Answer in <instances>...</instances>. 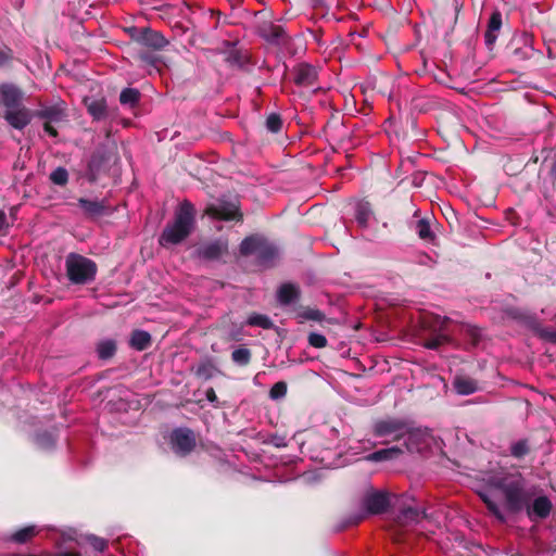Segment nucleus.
<instances>
[{"label":"nucleus","mask_w":556,"mask_h":556,"mask_svg":"<svg viewBox=\"0 0 556 556\" xmlns=\"http://www.w3.org/2000/svg\"><path fill=\"white\" fill-rule=\"evenodd\" d=\"M452 340L445 333H438L432 338L426 339L424 341V346L429 350H438L443 344L450 343Z\"/></svg>","instance_id":"58836bf2"},{"label":"nucleus","mask_w":556,"mask_h":556,"mask_svg":"<svg viewBox=\"0 0 556 556\" xmlns=\"http://www.w3.org/2000/svg\"><path fill=\"white\" fill-rule=\"evenodd\" d=\"M415 231L420 240L428 244H437V236L428 218L419 219L415 225Z\"/></svg>","instance_id":"393cba45"},{"label":"nucleus","mask_w":556,"mask_h":556,"mask_svg":"<svg viewBox=\"0 0 556 556\" xmlns=\"http://www.w3.org/2000/svg\"><path fill=\"white\" fill-rule=\"evenodd\" d=\"M65 270L73 285H87L96 279L98 267L92 260L72 252L65 258Z\"/></svg>","instance_id":"39448f33"},{"label":"nucleus","mask_w":556,"mask_h":556,"mask_svg":"<svg viewBox=\"0 0 556 556\" xmlns=\"http://www.w3.org/2000/svg\"><path fill=\"white\" fill-rule=\"evenodd\" d=\"M278 301L282 305H289L300 298V290L292 283H283L278 290Z\"/></svg>","instance_id":"bb28decb"},{"label":"nucleus","mask_w":556,"mask_h":556,"mask_svg":"<svg viewBox=\"0 0 556 556\" xmlns=\"http://www.w3.org/2000/svg\"><path fill=\"white\" fill-rule=\"evenodd\" d=\"M529 453L530 446L527 439L519 440L510 446V455L517 459L523 458Z\"/></svg>","instance_id":"4c0bfd02"},{"label":"nucleus","mask_w":556,"mask_h":556,"mask_svg":"<svg viewBox=\"0 0 556 556\" xmlns=\"http://www.w3.org/2000/svg\"><path fill=\"white\" fill-rule=\"evenodd\" d=\"M262 37L275 45L286 43L287 35L282 26L276 24H265L261 28Z\"/></svg>","instance_id":"5701e85b"},{"label":"nucleus","mask_w":556,"mask_h":556,"mask_svg":"<svg viewBox=\"0 0 556 556\" xmlns=\"http://www.w3.org/2000/svg\"><path fill=\"white\" fill-rule=\"evenodd\" d=\"M509 556H523V554H521V553H515V554H511V555H509Z\"/></svg>","instance_id":"e2e57ef3"},{"label":"nucleus","mask_w":556,"mask_h":556,"mask_svg":"<svg viewBox=\"0 0 556 556\" xmlns=\"http://www.w3.org/2000/svg\"><path fill=\"white\" fill-rule=\"evenodd\" d=\"M78 206L83 210L84 215L89 219H97L109 213V205L104 200L79 198Z\"/></svg>","instance_id":"dca6fc26"},{"label":"nucleus","mask_w":556,"mask_h":556,"mask_svg":"<svg viewBox=\"0 0 556 556\" xmlns=\"http://www.w3.org/2000/svg\"><path fill=\"white\" fill-rule=\"evenodd\" d=\"M225 61L231 67H243L248 63V55L239 49H231L227 52Z\"/></svg>","instance_id":"473e14b6"},{"label":"nucleus","mask_w":556,"mask_h":556,"mask_svg":"<svg viewBox=\"0 0 556 556\" xmlns=\"http://www.w3.org/2000/svg\"><path fill=\"white\" fill-rule=\"evenodd\" d=\"M117 156L114 148L98 147L88 164L87 179L89 182H96L102 173H105L110 166L115 163Z\"/></svg>","instance_id":"423d86ee"},{"label":"nucleus","mask_w":556,"mask_h":556,"mask_svg":"<svg viewBox=\"0 0 556 556\" xmlns=\"http://www.w3.org/2000/svg\"><path fill=\"white\" fill-rule=\"evenodd\" d=\"M464 336L469 340L471 346H477L481 339V331L478 327L466 325L463 328Z\"/></svg>","instance_id":"37998d69"},{"label":"nucleus","mask_w":556,"mask_h":556,"mask_svg":"<svg viewBox=\"0 0 556 556\" xmlns=\"http://www.w3.org/2000/svg\"><path fill=\"white\" fill-rule=\"evenodd\" d=\"M403 454V448L399 445H394L387 448H381L372 452L371 454L366 456V459L369 462H387L397 459Z\"/></svg>","instance_id":"b1692460"},{"label":"nucleus","mask_w":556,"mask_h":556,"mask_svg":"<svg viewBox=\"0 0 556 556\" xmlns=\"http://www.w3.org/2000/svg\"><path fill=\"white\" fill-rule=\"evenodd\" d=\"M553 182H556V152L551 157V166L548 172Z\"/></svg>","instance_id":"5fc2aeb1"},{"label":"nucleus","mask_w":556,"mask_h":556,"mask_svg":"<svg viewBox=\"0 0 556 556\" xmlns=\"http://www.w3.org/2000/svg\"><path fill=\"white\" fill-rule=\"evenodd\" d=\"M168 43V40L161 31L154 30L151 27H143L141 47H146L152 51H162Z\"/></svg>","instance_id":"a211bd4d"},{"label":"nucleus","mask_w":556,"mask_h":556,"mask_svg":"<svg viewBox=\"0 0 556 556\" xmlns=\"http://www.w3.org/2000/svg\"><path fill=\"white\" fill-rule=\"evenodd\" d=\"M135 58L142 65L150 66L153 68H157L159 63L161 62V58L156 55L153 51L140 50L137 52Z\"/></svg>","instance_id":"c9c22d12"},{"label":"nucleus","mask_w":556,"mask_h":556,"mask_svg":"<svg viewBox=\"0 0 556 556\" xmlns=\"http://www.w3.org/2000/svg\"><path fill=\"white\" fill-rule=\"evenodd\" d=\"M64 103H58L54 105L42 106L41 109L34 112V116L45 122H53L54 124L60 123L66 117Z\"/></svg>","instance_id":"6ab92c4d"},{"label":"nucleus","mask_w":556,"mask_h":556,"mask_svg":"<svg viewBox=\"0 0 556 556\" xmlns=\"http://www.w3.org/2000/svg\"><path fill=\"white\" fill-rule=\"evenodd\" d=\"M425 518H427V513L425 509L406 506L399 511L395 521L400 527H406L418 523L421 519Z\"/></svg>","instance_id":"aec40b11"},{"label":"nucleus","mask_w":556,"mask_h":556,"mask_svg":"<svg viewBox=\"0 0 556 556\" xmlns=\"http://www.w3.org/2000/svg\"><path fill=\"white\" fill-rule=\"evenodd\" d=\"M293 81L299 87H314L318 79V72L315 66L308 63H300L292 70Z\"/></svg>","instance_id":"2eb2a0df"},{"label":"nucleus","mask_w":556,"mask_h":556,"mask_svg":"<svg viewBox=\"0 0 556 556\" xmlns=\"http://www.w3.org/2000/svg\"><path fill=\"white\" fill-rule=\"evenodd\" d=\"M448 320H450V319H448L447 317H444L443 323H442V325H441V328H442V329L444 328L445 323H447Z\"/></svg>","instance_id":"680f3d73"},{"label":"nucleus","mask_w":556,"mask_h":556,"mask_svg":"<svg viewBox=\"0 0 556 556\" xmlns=\"http://www.w3.org/2000/svg\"><path fill=\"white\" fill-rule=\"evenodd\" d=\"M372 432L379 438L394 434L393 440H404L403 445L408 452H414L417 448L414 445L417 433L410 431L404 420L397 418L379 419L374 424Z\"/></svg>","instance_id":"20e7f679"},{"label":"nucleus","mask_w":556,"mask_h":556,"mask_svg":"<svg viewBox=\"0 0 556 556\" xmlns=\"http://www.w3.org/2000/svg\"><path fill=\"white\" fill-rule=\"evenodd\" d=\"M3 119L14 129L23 130L34 117V112L24 104L14 109L4 110Z\"/></svg>","instance_id":"ddd939ff"},{"label":"nucleus","mask_w":556,"mask_h":556,"mask_svg":"<svg viewBox=\"0 0 556 556\" xmlns=\"http://www.w3.org/2000/svg\"><path fill=\"white\" fill-rule=\"evenodd\" d=\"M89 544L93 547V549L98 552H104L108 548V541L103 538L97 535L88 536Z\"/></svg>","instance_id":"de8ad7c7"},{"label":"nucleus","mask_w":556,"mask_h":556,"mask_svg":"<svg viewBox=\"0 0 556 556\" xmlns=\"http://www.w3.org/2000/svg\"><path fill=\"white\" fill-rule=\"evenodd\" d=\"M288 384L285 381L276 382L269 390V397L274 401L281 400L287 395Z\"/></svg>","instance_id":"c03bdc74"},{"label":"nucleus","mask_w":556,"mask_h":556,"mask_svg":"<svg viewBox=\"0 0 556 556\" xmlns=\"http://www.w3.org/2000/svg\"><path fill=\"white\" fill-rule=\"evenodd\" d=\"M362 507L366 515H381L390 507V497L387 492L370 490L362 498Z\"/></svg>","instance_id":"9d476101"},{"label":"nucleus","mask_w":556,"mask_h":556,"mask_svg":"<svg viewBox=\"0 0 556 556\" xmlns=\"http://www.w3.org/2000/svg\"><path fill=\"white\" fill-rule=\"evenodd\" d=\"M50 180L56 186H65L68 181V172L66 168L59 166L50 174Z\"/></svg>","instance_id":"79ce46f5"},{"label":"nucleus","mask_w":556,"mask_h":556,"mask_svg":"<svg viewBox=\"0 0 556 556\" xmlns=\"http://www.w3.org/2000/svg\"><path fill=\"white\" fill-rule=\"evenodd\" d=\"M540 339L556 344V330L543 328Z\"/></svg>","instance_id":"3c124183"},{"label":"nucleus","mask_w":556,"mask_h":556,"mask_svg":"<svg viewBox=\"0 0 556 556\" xmlns=\"http://www.w3.org/2000/svg\"><path fill=\"white\" fill-rule=\"evenodd\" d=\"M126 31L128 33L130 39L138 43L139 46L141 45V37L143 35V27H129L126 29Z\"/></svg>","instance_id":"8fccbe9b"},{"label":"nucleus","mask_w":556,"mask_h":556,"mask_svg":"<svg viewBox=\"0 0 556 556\" xmlns=\"http://www.w3.org/2000/svg\"><path fill=\"white\" fill-rule=\"evenodd\" d=\"M364 518H365V514L359 515V516L355 519L354 523H355V525L359 523L362 520H364Z\"/></svg>","instance_id":"052dcab7"},{"label":"nucleus","mask_w":556,"mask_h":556,"mask_svg":"<svg viewBox=\"0 0 556 556\" xmlns=\"http://www.w3.org/2000/svg\"><path fill=\"white\" fill-rule=\"evenodd\" d=\"M245 324L248 326L261 327L263 329H273L275 327V324L267 315L260 313L250 314Z\"/></svg>","instance_id":"72a5a7b5"},{"label":"nucleus","mask_w":556,"mask_h":556,"mask_svg":"<svg viewBox=\"0 0 556 556\" xmlns=\"http://www.w3.org/2000/svg\"><path fill=\"white\" fill-rule=\"evenodd\" d=\"M191 371L198 379L205 381L212 379L216 374L219 372L213 359L208 357L203 358L198 364L192 365Z\"/></svg>","instance_id":"4be33fe9"},{"label":"nucleus","mask_w":556,"mask_h":556,"mask_svg":"<svg viewBox=\"0 0 556 556\" xmlns=\"http://www.w3.org/2000/svg\"><path fill=\"white\" fill-rule=\"evenodd\" d=\"M38 530L36 526H27L12 533L10 536V541L17 544H25L28 541H30L34 536H36Z\"/></svg>","instance_id":"7c9ffc66"},{"label":"nucleus","mask_w":556,"mask_h":556,"mask_svg":"<svg viewBox=\"0 0 556 556\" xmlns=\"http://www.w3.org/2000/svg\"><path fill=\"white\" fill-rule=\"evenodd\" d=\"M54 556H81L78 552H62Z\"/></svg>","instance_id":"bf43d9fd"},{"label":"nucleus","mask_w":556,"mask_h":556,"mask_svg":"<svg viewBox=\"0 0 556 556\" xmlns=\"http://www.w3.org/2000/svg\"><path fill=\"white\" fill-rule=\"evenodd\" d=\"M453 386L458 394L469 395L478 390V382L466 376H459L454 379Z\"/></svg>","instance_id":"cd10ccee"},{"label":"nucleus","mask_w":556,"mask_h":556,"mask_svg":"<svg viewBox=\"0 0 556 556\" xmlns=\"http://www.w3.org/2000/svg\"><path fill=\"white\" fill-rule=\"evenodd\" d=\"M170 445L173 452L185 457L189 455L197 445L194 432L189 428H177L170 433Z\"/></svg>","instance_id":"6e6552de"},{"label":"nucleus","mask_w":556,"mask_h":556,"mask_svg":"<svg viewBox=\"0 0 556 556\" xmlns=\"http://www.w3.org/2000/svg\"><path fill=\"white\" fill-rule=\"evenodd\" d=\"M206 400L217 406L218 404V397L216 395V392L213 388H208L205 392Z\"/></svg>","instance_id":"864d4df0"},{"label":"nucleus","mask_w":556,"mask_h":556,"mask_svg":"<svg viewBox=\"0 0 556 556\" xmlns=\"http://www.w3.org/2000/svg\"><path fill=\"white\" fill-rule=\"evenodd\" d=\"M523 510L531 521L544 520L551 515L553 503L548 496L540 495L534 498L532 497Z\"/></svg>","instance_id":"f8f14e48"},{"label":"nucleus","mask_w":556,"mask_h":556,"mask_svg":"<svg viewBox=\"0 0 556 556\" xmlns=\"http://www.w3.org/2000/svg\"><path fill=\"white\" fill-rule=\"evenodd\" d=\"M152 343L151 334L146 330H134L130 336L129 345L136 351H144Z\"/></svg>","instance_id":"a878e982"},{"label":"nucleus","mask_w":556,"mask_h":556,"mask_svg":"<svg viewBox=\"0 0 556 556\" xmlns=\"http://www.w3.org/2000/svg\"><path fill=\"white\" fill-rule=\"evenodd\" d=\"M455 9H456V11H458V10H459V8H458V4H457V3L455 4Z\"/></svg>","instance_id":"69168bd1"},{"label":"nucleus","mask_w":556,"mask_h":556,"mask_svg":"<svg viewBox=\"0 0 556 556\" xmlns=\"http://www.w3.org/2000/svg\"><path fill=\"white\" fill-rule=\"evenodd\" d=\"M53 122H45L43 123V130L51 137H58L59 132L56 128L52 125Z\"/></svg>","instance_id":"603ef678"},{"label":"nucleus","mask_w":556,"mask_h":556,"mask_svg":"<svg viewBox=\"0 0 556 556\" xmlns=\"http://www.w3.org/2000/svg\"><path fill=\"white\" fill-rule=\"evenodd\" d=\"M205 213L217 220L243 222V214L238 202L220 201L216 204H210L206 207Z\"/></svg>","instance_id":"0eeeda50"},{"label":"nucleus","mask_w":556,"mask_h":556,"mask_svg":"<svg viewBox=\"0 0 556 556\" xmlns=\"http://www.w3.org/2000/svg\"><path fill=\"white\" fill-rule=\"evenodd\" d=\"M502 24V13L498 10H495L489 18L486 30L484 33V42L489 49H492L496 42Z\"/></svg>","instance_id":"412c9836"},{"label":"nucleus","mask_w":556,"mask_h":556,"mask_svg":"<svg viewBox=\"0 0 556 556\" xmlns=\"http://www.w3.org/2000/svg\"><path fill=\"white\" fill-rule=\"evenodd\" d=\"M116 350V342L113 339L101 340L97 344V354L98 357L102 361L112 358L115 355Z\"/></svg>","instance_id":"c756f323"},{"label":"nucleus","mask_w":556,"mask_h":556,"mask_svg":"<svg viewBox=\"0 0 556 556\" xmlns=\"http://www.w3.org/2000/svg\"><path fill=\"white\" fill-rule=\"evenodd\" d=\"M308 344L316 349H323L327 345V339L324 334L312 332L308 334Z\"/></svg>","instance_id":"49530a36"},{"label":"nucleus","mask_w":556,"mask_h":556,"mask_svg":"<svg viewBox=\"0 0 556 556\" xmlns=\"http://www.w3.org/2000/svg\"><path fill=\"white\" fill-rule=\"evenodd\" d=\"M241 256L255 255L256 264L266 268L273 267L279 256L278 247L265 236L253 233L247 236L239 245Z\"/></svg>","instance_id":"7ed1b4c3"},{"label":"nucleus","mask_w":556,"mask_h":556,"mask_svg":"<svg viewBox=\"0 0 556 556\" xmlns=\"http://www.w3.org/2000/svg\"><path fill=\"white\" fill-rule=\"evenodd\" d=\"M251 350L245 346H240L232 351L231 361L239 366H248L251 363Z\"/></svg>","instance_id":"f704fd0d"},{"label":"nucleus","mask_w":556,"mask_h":556,"mask_svg":"<svg viewBox=\"0 0 556 556\" xmlns=\"http://www.w3.org/2000/svg\"><path fill=\"white\" fill-rule=\"evenodd\" d=\"M406 126L410 127L413 136H417L418 135V132H417V122H416V119L413 116L406 118Z\"/></svg>","instance_id":"6e6d98bb"},{"label":"nucleus","mask_w":556,"mask_h":556,"mask_svg":"<svg viewBox=\"0 0 556 556\" xmlns=\"http://www.w3.org/2000/svg\"><path fill=\"white\" fill-rule=\"evenodd\" d=\"M490 482L501 492L505 509L513 515L521 513L534 496L533 490L527 486V480L518 471L492 477Z\"/></svg>","instance_id":"f257e3e1"},{"label":"nucleus","mask_w":556,"mask_h":556,"mask_svg":"<svg viewBox=\"0 0 556 556\" xmlns=\"http://www.w3.org/2000/svg\"><path fill=\"white\" fill-rule=\"evenodd\" d=\"M83 103L93 121H104L109 116L108 104L104 98L85 97Z\"/></svg>","instance_id":"f3484780"},{"label":"nucleus","mask_w":556,"mask_h":556,"mask_svg":"<svg viewBox=\"0 0 556 556\" xmlns=\"http://www.w3.org/2000/svg\"><path fill=\"white\" fill-rule=\"evenodd\" d=\"M504 314L506 317L517 321L540 338L544 327L535 314L514 306L506 307Z\"/></svg>","instance_id":"1a4fd4ad"},{"label":"nucleus","mask_w":556,"mask_h":556,"mask_svg":"<svg viewBox=\"0 0 556 556\" xmlns=\"http://www.w3.org/2000/svg\"><path fill=\"white\" fill-rule=\"evenodd\" d=\"M298 317L303 320H313V321H323L326 316L325 314L317 308L313 307H304L298 313Z\"/></svg>","instance_id":"e433bc0d"},{"label":"nucleus","mask_w":556,"mask_h":556,"mask_svg":"<svg viewBox=\"0 0 556 556\" xmlns=\"http://www.w3.org/2000/svg\"><path fill=\"white\" fill-rule=\"evenodd\" d=\"M514 56H516L518 60H528L533 56L534 49L531 47H525V48H516L513 51Z\"/></svg>","instance_id":"09e8293b"},{"label":"nucleus","mask_w":556,"mask_h":556,"mask_svg":"<svg viewBox=\"0 0 556 556\" xmlns=\"http://www.w3.org/2000/svg\"><path fill=\"white\" fill-rule=\"evenodd\" d=\"M372 214L370 203L367 201H362L357 203L355 210V219L359 227L367 228L370 216Z\"/></svg>","instance_id":"c85d7f7f"},{"label":"nucleus","mask_w":556,"mask_h":556,"mask_svg":"<svg viewBox=\"0 0 556 556\" xmlns=\"http://www.w3.org/2000/svg\"><path fill=\"white\" fill-rule=\"evenodd\" d=\"M7 226H8L7 216H5L4 212L0 210V231Z\"/></svg>","instance_id":"13d9d810"},{"label":"nucleus","mask_w":556,"mask_h":556,"mask_svg":"<svg viewBox=\"0 0 556 556\" xmlns=\"http://www.w3.org/2000/svg\"><path fill=\"white\" fill-rule=\"evenodd\" d=\"M24 91L12 83L0 84V104L5 109H14L24 104Z\"/></svg>","instance_id":"4468645a"},{"label":"nucleus","mask_w":556,"mask_h":556,"mask_svg":"<svg viewBox=\"0 0 556 556\" xmlns=\"http://www.w3.org/2000/svg\"><path fill=\"white\" fill-rule=\"evenodd\" d=\"M422 176L421 174H415L412 178V182L410 185L414 186V187H420L421 186V182H422Z\"/></svg>","instance_id":"4d7b16f0"},{"label":"nucleus","mask_w":556,"mask_h":556,"mask_svg":"<svg viewBox=\"0 0 556 556\" xmlns=\"http://www.w3.org/2000/svg\"><path fill=\"white\" fill-rule=\"evenodd\" d=\"M265 125L268 131L278 134L282 128V118L278 113H270L266 118Z\"/></svg>","instance_id":"a19ab883"},{"label":"nucleus","mask_w":556,"mask_h":556,"mask_svg":"<svg viewBox=\"0 0 556 556\" xmlns=\"http://www.w3.org/2000/svg\"><path fill=\"white\" fill-rule=\"evenodd\" d=\"M228 253L229 243L225 238L204 242L197 249L198 256L207 262L222 261L224 256L228 255Z\"/></svg>","instance_id":"9b49d317"},{"label":"nucleus","mask_w":556,"mask_h":556,"mask_svg":"<svg viewBox=\"0 0 556 556\" xmlns=\"http://www.w3.org/2000/svg\"><path fill=\"white\" fill-rule=\"evenodd\" d=\"M14 59L13 50L3 42H0V67L11 65Z\"/></svg>","instance_id":"a18cd8bd"},{"label":"nucleus","mask_w":556,"mask_h":556,"mask_svg":"<svg viewBox=\"0 0 556 556\" xmlns=\"http://www.w3.org/2000/svg\"><path fill=\"white\" fill-rule=\"evenodd\" d=\"M481 498L483 501V503L485 504L488 510L501 522H505L506 521V516L505 514L503 513V510L501 509V507L493 501L491 500L488 495H481Z\"/></svg>","instance_id":"ea45409f"},{"label":"nucleus","mask_w":556,"mask_h":556,"mask_svg":"<svg viewBox=\"0 0 556 556\" xmlns=\"http://www.w3.org/2000/svg\"><path fill=\"white\" fill-rule=\"evenodd\" d=\"M194 225V208L189 202L180 204L175 213L173 223H168L159 237L160 245L167 248L186 240L192 232Z\"/></svg>","instance_id":"f03ea898"},{"label":"nucleus","mask_w":556,"mask_h":556,"mask_svg":"<svg viewBox=\"0 0 556 556\" xmlns=\"http://www.w3.org/2000/svg\"><path fill=\"white\" fill-rule=\"evenodd\" d=\"M418 212H419V211H418V210H416V211L414 212V216H417Z\"/></svg>","instance_id":"0e129e2a"},{"label":"nucleus","mask_w":556,"mask_h":556,"mask_svg":"<svg viewBox=\"0 0 556 556\" xmlns=\"http://www.w3.org/2000/svg\"><path fill=\"white\" fill-rule=\"evenodd\" d=\"M141 93L136 88H124L119 93V103L129 108H135L139 104Z\"/></svg>","instance_id":"2f4dec72"}]
</instances>
